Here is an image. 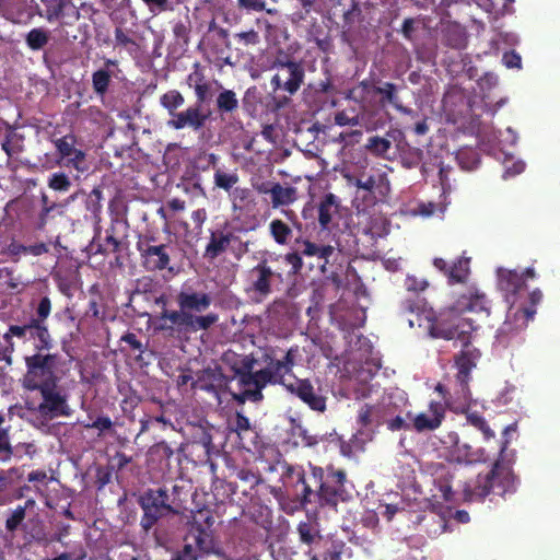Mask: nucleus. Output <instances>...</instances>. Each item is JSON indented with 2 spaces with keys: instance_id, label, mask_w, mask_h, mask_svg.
Segmentation results:
<instances>
[{
  "instance_id": "1",
  "label": "nucleus",
  "mask_w": 560,
  "mask_h": 560,
  "mask_svg": "<svg viewBox=\"0 0 560 560\" xmlns=\"http://www.w3.org/2000/svg\"><path fill=\"white\" fill-rule=\"evenodd\" d=\"M209 292L197 291L192 287L183 284L175 295L177 310L164 308L158 316L156 329L166 332L171 337L186 336L200 330H208L219 320L217 313L205 315L212 304Z\"/></svg>"
},
{
  "instance_id": "2",
  "label": "nucleus",
  "mask_w": 560,
  "mask_h": 560,
  "mask_svg": "<svg viewBox=\"0 0 560 560\" xmlns=\"http://www.w3.org/2000/svg\"><path fill=\"white\" fill-rule=\"evenodd\" d=\"M26 372L22 385L27 390H37L43 398L33 409L42 417L52 419L58 416H69L67 397L59 387L61 376L58 375L60 357L57 353L36 351L24 358Z\"/></svg>"
},
{
  "instance_id": "3",
  "label": "nucleus",
  "mask_w": 560,
  "mask_h": 560,
  "mask_svg": "<svg viewBox=\"0 0 560 560\" xmlns=\"http://www.w3.org/2000/svg\"><path fill=\"white\" fill-rule=\"evenodd\" d=\"M516 452L500 450L498 458L487 474H478L475 480L467 482L464 494L468 501H481L489 494L504 497L516 491V476L513 465Z\"/></svg>"
},
{
  "instance_id": "4",
  "label": "nucleus",
  "mask_w": 560,
  "mask_h": 560,
  "mask_svg": "<svg viewBox=\"0 0 560 560\" xmlns=\"http://www.w3.org/2000/svg\"><path fill=\"white\" fill-rule=\"evenodd\" d=\"M273 75L270 79L272 103L276 109L290 105L305 81V66L302 60L288 55L277 56L272 62Z\"/></svg>"
},
{
  "instance_id": "5",
  "label": "nucleus",
  "mask_w": 560,
  "mask_h": 560,
  "mask_svg": "<svg viewBox=\"0 0 560 560\" xmlns=\"http://www.w3.org/2000/svg\"><path fill=\"white\" fill-rule=\"evenodd\" d=\"M401 306L405 313L415 316V318L407 319L410 327L424 326L433 338L456 340L463 347L470 343V334L462 328L459 322L454 323L442 317H434L432 311L425 308L423 300L419 298L406 299Z\"/></svg>"
},
{
  "instance_id": "6",
  "label": "nucleus",
  "mask_w": 560,
  "mask_h": 560,
  "mask_svg": "<svg viewBox=\"0 0 560 560\" xmlns=\"http://www.w3.org/2000/svg\"><path fill=\"white\" fill-rule=\"evenodd\" d=\"M311 466V480L314 483V498L320 506L336 508L340 502L352 499V483L348 480L343 469H337L332 465L325 469Z\"/></svg>"
},
{
  "instance_id": "7",
  "label": "nucleus",
  "mask_w": 560,
  "mask_h": 560,
  "mask_svg": "<svg viewBox=\"0 0 560 560\" xmlns=\"http://www.w3.org/2000/svg\"><path fill=\"white\" fill-rule=\"evenodd\" d=\"M160 105L168 115L167 128L172 130H191L198 132L206 127L210 112H205L194 104L180 109L185 104V97L178 90H168L160 96Z\"/></svg>"
},
{
  "instance_id": "8",
  "label": "nucleus",
  "mask_w": 560,
  "mask_h": 560,
  "mask_svg": "<svg viewBox=\"0 0 560 560\" xmlns=\"http://www.w3.org/2000/svg\"><path fill=\"white\" fill-rule=\"evenodd\" d=\"M256 360L245 357L241 361V365L235 369V375L241 387L238 393H232V399L238 405L245 404L247 400L252 402H260L264 399L262 389L270 385L271 372L268 364L264 369L254 371Z\"/></svg>"
},
{
  "instance_id": "9",
  "label": "nucleus",
  "mask_w": 560,
  "mask_h": 560,
  "mask_svg": "<svg viewBox=\"0 0 560 560\" xmlns=\"http://www.w3.org/2000/svg\"><path fill=\"white\" fill-rule=\"evenodd\" d=\"M36 322L27 320L24 324H10L2 338L4 346L0 349L1 360L11 363V355L15 351L13 338L23 343L33 341L35 351H49L52 347V338L47 326H39Z\"/></svg>"
},
{
  "instance_id": "10",
  "label": "nucleus",
  "mask_w": 560,
  "mask_h": 560,
  "mask_svg": "<svg viewBox=\"0 0 560 560\" xmlns=\"http://www.w3.org/2000/svg\"><path fill=\"white\" fill-rule=\"evenodd\" d=\"M283 282V275L279 267V257L262 258L247 271L246 293L253 301H264L273 291L276 283Z\"/></svg>"
},
{
  "instance_id": "11",
  "label": "nucleus",
  "mask_w": 560,
  "mask_h": 560,
  "mask_svg": "<svg viewBox=\"0 0 560 560\" xmlns=\"http://www.w3.org/2000/svg\"><path fill=\"white\" fill-rule=\"evenodd\" d=\"M168 491L165 488L148 489L138 498L143 514L140 520L141 530L149 535L158 522L177 511L170 504Z\"/></svg>"
},
{
  "instance_id": "12",
  "label": "nucleus",
  "mask_w": 560,
  "mask_h": 560,
  "mask_svg": "<svg viewBox=\"0 0 560 560\" xmlns=\"http://www.w3.org/2000/svg\"><path fill=\"white\" fill-rule=\"evenodd\" d=\"M270 469H280V479L289 497H292L302 506L313 502L314 483L311 480V475L306 477L302 466L279 459Z\"/></svg>"
},
{
  "instance_id": "13",
  "label": "nucleus",
  "mask_w": 560,
  "mask_h": 560,
  "mask_svg": "<svg viewBox=\"0 0 560 560\" xmlns=\"http://www.w3.org/2000/svg\"><path fill=\"white\" fill-rule=\"evenodd\" d=\"M296 250L287 253L283 256H278L279 261L282 259L285 264L290 265V276L299 275L303 268V256L317 257L320 261L319 267L323 272L326 271V266L330 264L331 258L337 254L332 245H320L307 238L299 237L295 240Z\"/></svg>"
},
{
  "instance_id": "14",
  "label": "nucleus",
  "mask_w": 560,
  "mask_h": 560,
  "mask_svg": "<svg viewBox=\"0 0 560 560\" xmlns=\"http://www.w3.org/2000/svg\"><path fill=\"white\" fill-rule=\"evenodd\" d=\"M340 210V198L332 192H327L314 206L306 205L302 210V215L307 220L313 218V212H316L320 231L331 232L334 228L338 226Z\"/></svg>"
},
{
  "instance_id": "15",
  "label": "nucleus",
  "mask_w": 560,
  "mask_h": 560,
  "mask_svg": "<svg viewBox=\"0 0 560 560\" xmlns=\"http://www.w3.org/2000/svg\"><path fill=\"white\" fill-rule=\"evenodd\" d=\"M510 307L506 313V318L502 326L498 330L497 338L499 342L504 343L505 337L517 334L524 330L529 320L534 319L536 310L533 307H525L523 303L518 304V301L509 303Z\"/></svg>"
},
{
  "instance_id": "16",
  "label": "nucleus",
  "mask_w": 560,
  "mask_h": 560,
  "mask_svg": "<svg viewBox=\"0 0 560 560\" xmlns=\"http://www.w3.org/2000/svg\"><path fill=\"white\" fill-rule=\"evenodd\" d=\"M177 248V243L168 240L166 243H161L155 246H150L139 252L142 266L148 271H173L174 268L170 266L172 257Z\"/></svg>"
},
{
  "instance_id": "17",
  "label": "nucleus",
  "mask_w": 560,
  "mask_h": 560,
  "mask_svg": "<svg viewBox=\"0 0 560 560\" xmlns=\"http://www.w3.org/2000/svg\"><path fill=\"white\" fill-rule=\"evenodd\" d=\"M284 388L296 396L311 410L324 413L327 409V397L323 394L320 387L315 388L310 378H295Z\"/></svg>"
},
{
  "instance_id": "18",
  "label": "nucleus",
  "mask_w": 560,
  "mask_h": 560,
  "mask_svg": "<svg viewBox=\"0 0 560 560\" xmlns=\"http://www.w3.org/2000/svg\"><path fill=\"white\" fill-rule=\"evenodd\" d=\"M51 142L56 148V152L63 165L69 168H74L78 172H85V158L86 154L81 149H77V136L72 132L65 135L61 138L52 139Z\"/></svg>"
},
{
  "instance_id": "19",
  "label": "nucleus",
  "mask_w": 560,
  "mask_h": 560,
  "mask_svg": "<svg viewBox=\"0 0 560 560\" xmlns=\"http://www.w3.org/2000/svg\"><path fill=\"white\" fill-rule=\"evenodd\" d=\"M446 408L441 401H430L428 412L413 415L411 411L406 413V418L411 421V429L417 432L434 431L439 429L445 419Z\"/></svg>"
},
{
  "instance_id": "20",
  "label": "nucleus",
  "mask_w": 560,
  "mask_h": 560,
  "mask_svg": "<svg viewBox=\"0 0 560 560\" xmlns=\"http://www.w3.org/2000/svg\"><path fill=\"white\" fill-rule=\"evenodd\" d=\"M296 354L298 348H290L282 359H276L273 351L264 353V362L268 364V369L273 376L271 378L270 385H281L284 387L289 384L285 382V375L292 372L295 365Z\"/></svg>"
},
{
  "instance_id": "21",
  "label": "nucleus",
  "mask_w": 560,
  "mask_h": 560,
  "mask_svg": "<svg viewBox=\"0 0 560 560\" xmlns=\"http://www.w3.org/2000/svg\"><path fill=\"white\" fill-rule=\"evenodd\" d=\"M469 346L470 343L467 347H464V349L455 355V366L457 369L456 382L458 383L460 393L465 398L470 395V373L472 369L476 368V361L479 357V351L476 348H470Z\"/></svg>"
},
{
  "instance_id": "22",
  "label": "nucleus",
  "mask_w": 560,
  "mask_h": 560,
  "mask_svg": "<svg viewBox=\"0 0 560 560\" xmlns=\"http://www.w3.org/2000/svg\"><path fill=\"white\" fill-rule=\"evenodd\" d=\"M433 266L447 278L450 284L465 283L470 273V258L465 256L456 258L452 265L436 257L433 259Z\"/></svg>"
},
{
  "instance_id": "23",
  "label": "nucleus",
  "mask_w": 560,
  "mask_h": 560,
  "mask_svg": "<svg viewBox=\"0 0 560 560\" xmlns=\"http://www.w3.org/2000/svg\"><path fill=\"white\" fill-rule=\"evenodd\" d=\"M228 386V377L221 366L207 368L197 374L194 388L213 394L215 397Z\"/></svg>"
},
{
  "instance_id": "24",
  "label": "nucleus",
  "mask_w": 560,
  "mask_h": 560,
  "mask_svg": "<svg viewBox=\"0 0 560 560\" xmlns=\"http://www.w3.org/2000/svg\"><path fill=\"white\" fill-rule=\"evenodd\" d=\"M499 288L504 293L508 303L517 301L526 291V282L523 275L515 270H502L499 273Z\"/></svg>"
},
{
  "instance_id": "25",
  "label": "nucleus",
  "mask_w": 560,
  "mask_h": 560,
  "mask_svg": "<svg viewBox=\"0 0 560 560\" xmlns=\"http://www.w3.org/2000/svg\"><path fill=\"white\" fill-rule=\"evenodd\" d=\"M454 308L457 312H472L483 317H489L491 314V301L483 292L475 290L469 292V295H463L456 302Z\"/></svg>"
},
{
  "instance_id": "26",
  "label": "nucleus",
  "mask_w": 560,
  "mask_h": 560,
  "mask_svg": "<svg viewBox=\"0 0 560 560\" xmlns=\"http://www.w3.org/2000/svg\"><path fill=\"white\" fill-rule=\"evenodd\" d=\"M238 240L232 232L217 230L211 232L209 243L207 244L203 257L208 260H214L226 252L233 241Z\"/></svg>"
},
{
  "instance_id": "27",
  "label": "nucleus",
  "mask_w": 560,
  "mask_h": 560,
  "mask_svg": "<svg viewBox=\"0 0 560 560\" xmlns=\"http://www.w3.org/2000/svg\"><path fill=\"white\" fill-rule=\"evenodd\" d=\"M118 61L116 59H105L104 67L95 70L92 73V89L100 98H104L109 90L112 83L113 71L112 68H117Z\"/></svg>"
},
{
  "instance_id": "28",
  "label": "nucleus",
  "mask_w": 560,
  "mask_h": 560,
  "mask_svg": "<svg viewBox=\"0 0 560 560\" xmlns=\"http://www.w3.org/2000/svg\"><path fill=\"white\" fill-rule=\"evenodd\" d=\"M189 536L192 538L197 551H199L202 556L215 553L219 555V548L217 547V542L214 540L213 530L212 529H203L199 527L190 526Z\"/></svg>"
},
{
  "instance_id": "29",
  "label": "nucleus",
  "mask_w": 560,
  "mask_h": 560,
  "mask_svg": "<svg viewBox=\"0 0 560 560\" xmlns=\"http://www.w3.org/2000/svg\"><path fill=\"white\" fill-rule=\"evenodd\" d=\"M349 184L355 186L358 191L355 194V200L362 198L363 207H369L375 203L376 198L374 196V189L376 187V179L370 175L366 177H349Z\"/></svg>"
},
{
  "instance_id": "30",
  "label": "nucleus",
  "mask_w": 560,
  "mask_h": 560,
  "mask_svg": "<svg viewBox=\"0 0 560 560\" xmlns=\"http://www.w3.org/2000/svg\"><path fill=\"white\" fill-rule=\"evenodd\" d=\"M385 417L383 412V406L381 404H362L358 410L357 423L361 428H368L373 424L381 425L384 423Z\"/></svg>"
},
{
  "instance_id": "31",
  "label": "nucleus",
  "mask_w": 560,
  "mask_h": 560,
  "mask_svg": "<svg viewBox=\"0 0 560 560\" xmlns=\"http://www.w3.org/2000/svg\"><path fill=\"white\" fill-rule=\"evenodd\" d=\"M396 135L401 136V132L399 130H389L387 131L386 137H370L365 144L366 151L372 155L385 158L392 148L390 139L396 140Z\"/></svg>"
},
{
  "instance_id": "32",
  "label": "nucleus",
  "mask_w": 560,
  "mask_h": 560,
  "mask_svg": "<svg viewBox=\"0 0 560 560\" xmlns=\"http://www.w3.org/2000/svg\"><path fill=\"white\" fill-rule=\"evenodd\" d=\"M298 199V189L293 186H282L280 183H273L271 186L272 208L290 206Z\"/></svg>"
},
{
  "instance_id": "33",
  "label": "nucleus",
  "mask_w": 560,
  "mask_h": 560,
  "mask_svg": "<svg viewBox=\"0 0 560 560\" xmlns=\"http://www.w3.org/2000/svg\"><path fill=\"white\" fill-rule=\"evenodd\" d=\"M399 160L405 168H415L421 165L423 160V150L412 147L407 142H399L397 144Z\"/></svg>"
},
{
  "instance_id": "34",
  "label": "nucleus",
  "mask_w": 560,
  "mask_h": 560,
  "mask_svg": "<svg viewBox=\"0 0 560 560\" xmlns=\"http://www.w3.org/2000/svg\"><path fill=\"white\" fill-rule=\"evenodd\" d=\"M44 7L40 16L49 23L57 22L65 16V9L72 4V0H40Z\"/></svg>"
},
{
  "instance_id": "35",
  "label": "nucleus",
  "mask_w": 560,
  "mask_h": 560,
  "mask_svg": "<svg viewBox=\"0 0 560 560\" xmlns=\"http://www.w3.org/2000/svg\"><path fill=\"white\" fill-rule=\"evenodd\" d=\"M212 440V427H210L208 423L192 425L191 441L194 444L201 445L207 454H209L213 448Z\"/></svg>"
},
{
  "instance_id": "36",
  "label": "nucleus",
  "mask_w": 560,
  "mask_h": 560,
  "mask_svg": "<svg viewBox=\"0 0 560 560\" xmlns=\"http://www.w3.org/2000/svg\"><path fill=\"white\" fill-rule=\"evenodd\" d=\"M448 438L453 442V454L458 463L471 464L478 459L472 447L467 443H460L456 433L450 434Z\"/></svg>"
},
{
  "instance_id": "37",
  "label": "nucleus",
  "mask_w": 560,
  "mask_h": 560,
  "mask_svg": "<svg viewBox=\"0 0 560 560\" xmlns=\"http://www.w3.org/2000/svg\"><path fill=\"white\" fill-rule=\"evenodd\" d=\"M444 37L446 45L451 48L464 49L467 46V32L458 24L448 26L445 31Z\"/></svg>"
},
{
  "instance_id": "38",
  "label": "nucleus",
  "mask_w": 560,
  "mask_h": 560,
  "mask_svg": "<svg viewBox=\"0 0 560 560\" xmlns=\"http://www.w3.org/2000/svg\"><path fill=\"white\" fill-rule=\"evenodd\" d=\"M374 92L382 96V102L392 104L397 110L409 114L411 109L404 107L398 103L397 86L392 82H385L382 86H376Z\"/></svg>"
},
{
  "instance_id": "39",
  "label": "nucleus",
  "mask_w": 560,
  "mask_h": 560,
  "mask_svg": "<svg viewBox=\"0 0 560 560\" xmlns=\"http://www.w3.org/2000/svg\"><path fill=\"white\" fill-rule=\"evenodd\" d=\"M231 476L243 482L244 488L241 490L242 494L248 495L249 492L260 483V476L248 468H234Z\"/></svg>"
},
{
  "instance_id": "40",
  "label": "nucleus",
  "mask_w": 560,
  "mask_h": 560,
  "mask_svg": "<svg viewBox=\"0 0 560 560\" xmlns=\"http://www.w3.org/2000/svg\"><path fill=\"white\" fill-rule=\"evenodd\" d=\"M290 423L291 435L300 439V442H296V444H301L304 447H314L319 443V439L316 435L310 434L308 430L302 424L301 421L291 418Z\"/></svg>"
},
{
  "instance_id": "41",
  "label": "nucleus",
  "mask_w": 560,
  "mask_h": 560,
  "mask_svg": "<svg viewBox=\"0 0 560 560\" xmlns=\"http://www.w3.org/2000/svg\"><path fill=\"white\" fill-rule=\"evenodd\" d=\"M50 33L43 27L32 28L25 36L26 46L34 51L42 50L49 42Z\"/></svg>"
},
{
  "instance_id": "42",
  "label": "nucleus",
  "mask_w": 560,
  "mask_h": 560,
  "mask_svg": "<svg viewBox=\"0 0 560 560\" xmlns=\"http://www.w3.org/2000/svg\"><path fill=\"white\" fill-rule=\"evenodd\" d=\"M269 232L279 245H287L292 236V229L280 219H273L269 223Z\"/></svg>"
},
{
  "instance_id": "43",
  "label": "nucleus",
  "mask_w": 560,
  "mask_h": 560,
  "mask_svg": "<svg viewBox=\"0 0 560 560\" xmlns=\"http://www.w3.org/2000/svg\"><path fill=\"white\" fill-rule=\"evenodd\" d=\"M217 109L220 114H231L238 108V100L232 90H223L217 96Z\"/></svg>"
},
{
  "instance_id": "44",
  "label": "nucleus",
  "mask_w": 560,
  "mask_h": 560,
  "mask_svg": "<svg viewBox=\"0 0 560 560\" xmlns=\"http://www.w3.org/2000/svg\"><path fill=\"white\" fill-rule=\"evenodd\" d=\"M240 182V176L236 171L225 172L218 167L213 174V183L215 187L230 191Z\"/></svg>"
},
{
  "instance_id": "45",
  "label": "nucleus",
  "mask_w": 560,
  "mask_h": 560,
  "mask_svg": "<svg viewBox=\"0 0 560 560\" xmlns=\"http://www.w3.org/2000/svg\"><path fill=\"white\" fill-rule=\"evenodd\" d=\"M465 413L467 423L479 430L485 441H490L495 436L494 431L490 428L483 416L477 411H466Z\"/></svg>"
},
{
  "instance_id": "46",
  "label": "nucleus",
  "mask_w": 560,
  "mask_h": 560,
  "mask_svg": "<svg viewBox=\"0 0 560 560\" xmlns=\"http://www.w3.org/2000/svg\"><path fill=\"white\" fill-rule=\"evenodd\" d=\"M35 501L30 499L24 505H18L14 510L11 511L10 515L5 521V528L8 532H15L23 523L26 516V509L28 506H33Z\"/></svg>"
},
{
  "instance_id": "47",
  "label": "nucleus",
  "mask_w": 560,
  "mask_h": 560,
  "mask_svg": "<svg viewBox=\"0 0 560 560\" xmlns=\"http://www.w3.org/2000/svg\"><path fill=\"white\" fill-rule=\"evenodd\" d=\"M452 478L453 476L448 470L442 469L441 475L434 479V483L441 492V497L445 501H453L454 499V492L451 485Z\"/></svg>"
},
{
  "instance_id": "48",
  "label": "nucleus",
  "mask_w": 560,
  "mask_h": 560,
  "mask_svg": "<svg viewBox=\"0 0 560 560\" xmlns=\"http://www.w3.org/2000/svg\"><path fill=\"white\" fill-rule=\"evenodd\" d=\"M47 184L50 189L59 192H67L72 185L69 176L63 172L52 173Z\"/></svg>"
},
{
  "instance_id": "49",
  "label": "nucleus",
  "mask_w": 560,
  "mask_h": 560,
  "mask_svg": "<svg viewBox=\"0 0 560 560\" xmlns=\"http://www.w3.org/2000/svg\"><path fill=\"white\" fill-rule=\"evenodd\" d=\"M51 312V301L48 296H44L39 300V303L36 307V316L30 318L32 322H36V325L47 326L46 319L48 318Z\"/></svg>"
},
{
  "instance_id": "50",
  "label": "nucleus",
  "mask_w": 560,
  "mask_h": 560,
  "mask_svg": "<svg viewBox=\"0 0 560 560\" xmlns=\"http://www.w3.org/2000/svg\"><path fill=\"white\" fill-rule=\"evenodd\" d=\"M214 524V517L212 512L208 509H202L196 512L192 516L191 525L192 527H199L203 529H212Z\"/></svg>"
},
{
  "instance_id": "51",
  "label": "nucleus",
  "mask_w": 560,
  "mask_h": 560,
  "mask_svg": "<svg viewBox=\"0 0 560 560\" xmlns=\"http://www.w3.org/2000/svg\"><path fill=\"white\" fill-rule=\"evenodd\" d=\"M43 62L49 69L59 67L63 62L62 55L59 51V46L50 45L43 54Z\"/></svg>"
},
{
  "instance_id": "52",
  "label": "nucleus",
  "mask_w": 560,
  "mask_h": 560,
  "mask_svg": "<svg viewBox=\"0 0 560 560\" xmlns=\"http://www.w3.org/2000/svg\"><path fill=\"white\" fill-rule=\"evenodd\" d=\"M102 195L103 194L100 188H93L85 200L86 210L95 218L98 217L102 209Z\"/></svg>"
},
{
  "instance_id": "53",
  "label": "nucleus",
  "mask_w": 560,
  "mask_h": 560,
  "mask_svg": "<svg viewBox=\"0 0 560 560\" xmlns=\"http://www.w3.org/2000/svg\"><path fill=\"white\" fill-rule=\"evenodd\" d=\"M149 454L160 460H170L174 451L165 441H161L150 447Z\"/></svg>"
},
{
  "instance_id": "54",
  "label": "nucleus",
  "mask_w": 560,
  "mask_h": 560,
  "mask_svg": "<svg viewBox=\"0 0 560 560\" xmlns=\"http://www.w3.org/2000/svg\"><path fill=\"white\" fill-rule=\"evenodd\" d=\"M13 456L10 443L9 429H0V462H8Z\"/></svg>"
},
{
  "instance_id": "55",
  "label": "nucleus",
  "mask_w": 560,
  "mask_h": 560,
  "mask_svg": "<svg viewBox=\"0 0 560 560\" xmlns=\"http://www.w3.org/2000/svg\"><path fill=\"white\" fill-rule=\"evenodd\" d=\"M120 341L126 342L131 348V350L138 351L139 353L136 357V360L138 362H143V353L145 352V349L142 342L138 339L136 334L127 332L124 336H121Z\"/></svg>"
},
{
  "instance_id": "56",
  "label": "nucleus",
  "mask_w": 560,
  "mask_h": 560,
  "mask_svg": "<svg viewBox=\"0 0 560 560\" xmlns=\"http://www.w3.org/2000/svg\"><path fill=\"white\" fill-rule=\"evenodd\" d=\"M457 160L459 162L460 167L463 170H467V171L477 168L478 164L480 163V161L478 159V154L472 151L460 152L457 155Z\"/></svg>"
},
{
  "instance_id": "57",
  "label": "nucleus",
  "mask_w": 560,
  "mask_h": 560,
  "mask_svg": "<svg viewBox=\"0 0 560 560\" xmlns=\"http://www.w3.org/2000/svg\"><path fill=\"white\" fill-rule=\"evenodd\" d=\"M158 244H161L159 242V236L153 231H145L144 233L140 234L138 236L136 248L138 252L148 248L150 246H155Z\"/></svg>"
},
{
  "instance_id": "58",
  "label": "nucleus",
  "mask_w": 560,
  "mask_h": 560,
  "mask_svg": "<svg viewBox=\"0 0 560 560\" xmlns=\"http://www.w3.org/2000/svg\"><path fill=\"white\" fill-rule=\"evenodd\" d=\"M201 556L191 544H185L180 550L172 556L171 560H199Z\"/></svg>"
},
{
  "instance_id": "59",
  "label": "nucleus",
  "mask_w": 560,
  "mask_h": 560,
  "mask_svg": "<svg viewBox=\"0 0 560 560\" xmlns=\"http://www.w3.org/2000/svg\"><path fill=\"white\" fill-rule=\"evenodd\" d=\"M230 196L234 209L243 208L244 205L249 200L250 190L245 187H235Z\"/></svg>"
},
{
  "instance_id": "60",
  "label": "nucleus",
  "mask_w": 560,
  "mask_h": 560,
  "mask_svg": "<svg viewBox=\"0 0 560 560\" xmlns=\"http://www.w3.org/2000/svg\"><path fill=\"white\" fill-rule=\"evenodd\" d=\"M114 35H115V45L116 46L128 48V49L129 48H135V49L138 48L137 42L133 38H131L130 36H128V34L121 27H116Z\"/></svg>"
},
{
  "instance_id": "61",
  "label": "nucleus",
  "mask_w": 560,
  "mask_h": 560,
  "mask_svg": "<svg viewBox=\"0 0 560 560\" xmlns=\"http://www.w3.org/2000/svg\"><path fill=\"white\" fill-rule=\"evenodd\" d=\"M196 96V105L200 106L211 98V84L205 81L202 84H197L194 89Z\"/></svg>"
},
{
  "instance_id": "62",
  "label": "nucleus",
  "mask_w": 560,
  "mask_h": 560,
  "mask_svg": "<svg viewBox=\"0 0 560 560\" xmlns=\"http://www.w3.org/2000/svg\"><path fill=\"white\" fill-rule=\"evenodd\" d=\"M86 429H96L100 431L98 435L113 428V421L108 416L97 417L92 423L84 424Z\"/></svg>"
},
{
  "instance_id": "63",
  "label": "nucleus",
  "mask_w": 560,
  "mask_h": 560,
  "mask_svg": "<svg viewBox=\"0 0 560 560\" xmlns=\"http://www.w3.org/2000/svg\"><path fill=\"white\" fill-rule=\"evenodd\" d=\"M298 533L300 536V540L303 544L312 545L315 540V533L313 530V527L307 522H302L298 525Z\"/></svg>"
},
{
  "instance_id": "64",
  "label": "nucleus",
  "mask_w": 560,
  "mask_h": 560,
  "mask_svg": "<svg viewBox=\"0 0 560 560\" xmlns=\"http://www.w3.org/2000/svg\"><path fill=\"white\" fill-rule=\"evenodd\" d=\"M189 27L182 21H178L173 25V34L178 43L187 45L189 42Z\"/></svg>"
}]
</instances>
